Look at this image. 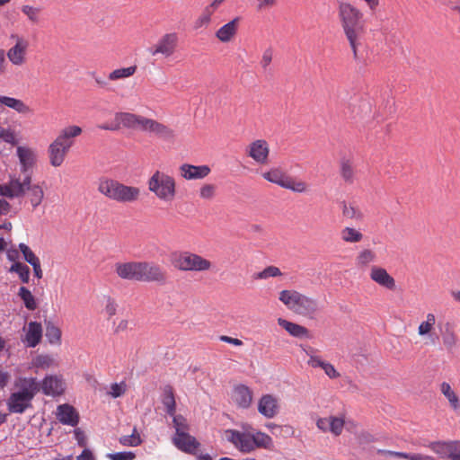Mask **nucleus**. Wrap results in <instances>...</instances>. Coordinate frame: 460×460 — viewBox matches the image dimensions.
I'll use <instances>...</instances> for the list:
<instances>
[{"label": "nucleus", "mask_w": 460, "mask_h": 460, "mask_svg": "<svg viewBox=\"0 0 460 460\" xmlns=\"http://www.w3.org/2000/svg\"><path fill=\"white\" fill-rule=\"evenodd\" d=\"M442 343L447 351H452L457 344V336L449 323L445 325V332L442 333Z\"/></svg>", "instance_id": "nucleus-40"}, {"label": "nucleus", "mask_w": 460, "mask_h": 460, "mask_svg": "<svg viewBox=\"0 0 460 460\" xmlns=\"http://www.w3.org/2000/svg\"><path fill=\"white\" fill-rule=\"evenodd\" d=\"M115 270L123 279L139 281L140 261L116 263Z\"/></svg>", "instance_id": "nucleus-20"}, {"label": "nucleus", "mask_w": 460, "mask_h": 460, "mask_svg": "<svg viewBox=\"0 0 460 460\" xmlns=\"http://www.w3.org/2000/svg\"><path fill=\"white\" fill-rule=\"evenodd\" d=\"M22 12L28 17V19L33 22L38 23L40 21V8L34 7L31 5H23Z\"/></svg>", "instance_id": "nucleus-51"}, {"label": "nucleus", "mask_w": 460, "mask_h": 460, "mask_svg": "<svg viewBox=\"0 0 460 460\" xmlns=\"http://www.w3.org/2000/svg\"><path fill=\"white\" fill-rule=\"evenodd\" d=\"M232 399L239 408L247 409L252 402V391L244 385H237L232 391Z\"/></svg>", "instance_id": "nucleus-24"}, {"label": "nucleus", "mask_w": 460, "mask_h": 460, "mask_svg": "<svg viewBox=\"0 0 460 460\" xmlns=\"http://www.w3.org/2000/svg\"><path fill=\"white\" fill-rule=\"evenodd\" d=\"M250 429L252 427L247 424L244 426L243 431L232 430V444L243 453L253 451L252 436Z\"/></svg>", "instance_id": "nucleus-15"}, {"label": "nucleus", "mask_w": 460, "mask_h": 460, "mask_svg": "<svg viewBox=\"0 0 460 460\" xmlns=\"http://www.w3.org/2000/svg\"><path fill=\"white\" fill-rule=\"evenodd\" d=\"M20 183L22 190L21 197H23L26 191H28V198L32 208H36L39 207L44 199L42 188L39 184H32L31 175H25L23 179L20 178Z\"/></svg>", "instance_id": "nucleus-10"}, {"label": "nucleus", "mask_w": 460, "mask_h": 460, "mask_svg": "<svg viewBox=\"0 0 460 460\" xmlns=\"http://www.w3.org/2000/svg\"><path fill=\"white\" fill-rule=\"evenodd\" d=\"M306 354L309 356V359H308V365L314 368H316V367H321L323 368V364H325L326 361H323L321 359V358L317 357V356H314L311 353H309L308 351L306 352Z\"/></svg>", "instance_id": "nucleus-60"}, {"label": "nucleus", "mask_w": 460, "mask_h": 460, "mask_svg": "<svg viewBox=\"0 0 460 460\" xmlns=\"http://www.w3.org/2000/svg\"><path fill=\"white\" fill-rule=\"evenodd\" d=\"M338 17L353 57L357 58L358 48L361 44L360 40L366 32L364 13L353 4L342 2L339 4Z\"/></svg>", "instance_id": "nucleus-1"}, {"label": "nucleus", "mask_w": 460, "mask_h": 460, "mask_svg": "<svg viewBox=\"0 0 460 460\" xmlns=\"http://www.w3.org/2000/svg\"><path fill=\"white\" fill-rule=\"evenodd\" d=\"M148 190L161 201L172 202L176 197V181L168 173L156 170L147 181Z\"/></svg>", "instance_id": "nucleus-4"}, {"label": "nucleus", "mask_w": 460, "mask_h": 460, "mask_svg": "<svg viewBox=\"0 0 460 460\" xmlns=\"http://www.w3.org/2000/svg\"><path fill=\"white\" fill-rule=\"evenodd\" d=\"M9 271L17 273L21 281L23 284L29 283L31 270L26 264L20 261H16L11 265Z\"/></svg>", "instance_id": "nucleus-45"}, {"label": "nucleus", "mask_w": 460, "mask_h": 460, "mask_svg": "<svg viewBox=\"0 0 460 460\" xmlns=\"http://www.w3.org/2000/svg\"><path fill=\"white\" fill-rule=\"evenodd\" d=\"M0 104L15 111L22 115H29L32 113V109L30 108L22 100L0 95Z\"/></svg>", "instance_id": "nucleus-29"}, {"label": "nucleus", "mask_w": 460, "mask_h": 460, "mask_svg": "<svg viewBox=\"0 0 460 460\" xmlns=\"http://www.w3.org/2000/svg\"><path fill=\"white\" fill-rule=\"evenodd\" d=\"M340 173L347 184H353L356 181V170L350 159L342 158L340 162Z\"/></svg>", "instance_id": "nucleus-32"}, {"label": "nucleus", "mask_w": 460, "mask_h": 460, "mask_svg": "<svg viewBox=\"0 0 460 460\" xmlns=\"http://www.w3.org/2000/svg\"><path fill=\"white\" fill-rule=\"evenodd\" d=\"M217 38L223 41H230V22L222 26L216 33Z\"/></svg>", "instance_id": "nucleus-57"}, {"label": "nucleus", "mask_w": 460, "mask_h": 460, "mask_svg": "<svg viewBox=\"0 0 460 460\" xmlns=\"http://www.w3.org/2000/svg\"><path fill=\"white\" fill-rule=\"evenodd\" d=\"M406 459L408 460H435L431 456L422 454H408L406 453Z\"/></svg>", "instance_id": "nucleus-63"}, {"label": "nucleus", "mask_w": 460, "mask_h": 460, "mask_svg": "<svg viewBox=\"0 0 460 460\" xmlns=\"http://www.w3.org/2000/svg\"><path fill=\"white\" fill-rule=\"evenodd\" d=\"M279 301L296 314L313 318L318 311L317 301L295 289H285L279 294Z\"/></svg>", "instance_id": "nucleus-3"}, {"label": "nucleus", "mask_w": 460, "mask_h": 460, "mask_svg": "<svg viewBox=\"0 0 460 460\" xmlns=\"http://www.w3.org/2000/svg\"><path fill=\"white\" fill-rule=\"evenodd\" d=\"M83 132L81 127L76 125H70L64 128H62L55 138L60 145L66 146V149L70 150V148L74 146V138L80 136Z\"/></svg>", "instance_id": "nucleus-25"}, {"label": "nucleus", "mask_w": 460, "mask_h": 460, "mask_svg": "<svg viewBox=\"0 0 460 460\" xmlns=\"http://www.w3.org/2000/svg\"><path fill=\"white\" fill-rule=\"evenodd\" d=\"M117 304L115 303L114 299L111 297L107 298V303L105 305V312L108 314L109 317H111L116 314L117 313Z\"/></svg>", "instance_id": "nucleus-61"}, {"label": "nucleus", "mask_w": 460, "mask_h": 460, "mask_svg": "<svg viewBox=\"0 0 460 460\" xmlns=\"http://www.w3.org/2000/svg\"><path fill=\"white\" fill-rule=\"evenodd\" d=\"M16 155L21 165V172L25 175L32 176V169L36 164L37 156L34 150L27 146H18Z\"/></svg>", "instance_id": "nucleus-14"}, {"label": "nucleus", "mask_w": 460, "mask_h": 460, "mask_svg": "<svg viewBox=\"0 0 460 460\" xmlns=\"http://www.w3.org/2000/svg\"><path fill=\"white\" fill-rule=\"evenodd\" d=\"M249 232L257 237L263 236L266 234L265 228L261 224H252L249 226Z\"/></svg>", "instance_id": "nucleus-62"}, {"label": "nucleus", "mask_w": 460, "mask_h": 460, "mask_svg": "<svg viewBox=\"0 0 460 460\" xmlns=\"http://www.w3.org/2000/svg\"><path fill=\"white\" fill-rule=\"evenodd\" d=\"M328 432L332 433L333 436H340L344 429L345 420L343 417L339 416H330V423H329Z\"/></svg>", "instance_id": "nucleus-46"}, {"label": "nucleus", "mask_w": 460, "mask_h": 460, "mask_svg": "<svg viewBox=\"0 0 460 460\" xmlns=\"http://www.w3.org/2000/svg\"><path fill=\"white\" fill-rule=\"evenodd\" d=\"M172 422L175 427V436H180V433H188L189 426L186 419L181 415H173Z\"/></svg>", "instance_id": "nucleus-49"}, {"label": "nucleus", "mask_w": 460, "mask_h": 460, "mask_svg": "<svg viewBox=\"0 0 460 460\" xmlns=\"http://www.w3.org/2000/svg\"><path fill=\"white\" fill-rule=\"evenodd\" d=\"M46 333L45 336L50 344L61 343V330L56 326L51 321H46Z\"/></svg>", "instance_id": "nucleus-42"}, {"label": "nucleus", "mask_w": 460, "mask_h": 460, "mask_svg": "<svg viewBox=\"0 0 460 460\" xmlns=\"http://www.w3.org/2000/svg\"><path fill=\"white\" fill-rule=\"evenodd\" d=\"M178 43L179 36L176 32L165 33L148 49V51L154 57L161 55L168 58L175 53Z\"/></svg>", "instance_id": "nucleus-8"}, {"label": "nucleus", "mask_w": 460, "mask_h": 460, "mask_svg": "<svg viewBox=\"0 0 460 460\" xmlns=\"http://www.w3.org/2000/svg\"><path fill=\"white\" fill-rule=\"evenodd\" d=\"M0 139L4 140L5 143H8L11 145H16V143H17L14 132L9 128H1V127H0Z\"/></svg>", "instance_id": "nucleus-56"}, {"label": "nucleus", "mask_w": 460, "mask_h": 460, "mask_svg": "<svg viewBox=\"0 0 460 460\" xmlns=\"http://www.w3.org/2000/svg\"><path fill=\"white\" fill-rule=\"evenodd\" d=\"M429 447L441 458H448L452 460V441L431 442Z\"/></svg>", "instance_id": "nucleus-38"}, {"label": "nucleus", "mask_w": 460, "mask_h": 460, "mask_svg": "<svg viewBox=\"0 0 460 460\" xmlns=\"http://www.w3.org/2000/svg\"><path fill=\"white\" fill-rule=\"evenodd\" d=\"M57 419L63 425L75 427L79 423V413L75 408L68 403H63L57 407Z\"/></svg>", "instance_id": "nucleus-19"}, {"label": "nucleus", "mask_w": 460, "mask_h": 460, "mask_svg": "<svg viewBox=\"0 0 460 460\" xmlns=\"http://www.w3.org/2000/svg\"><path fill=\"white\" fill-rule=\"evenodd\" d=\"M15 387L18 389L15 393L33 400L40 391V383L35 377H20L15 382Z\"/></svg>", "instance_id": "nucleus-22"}, {"label": "nucleus", "mask_w": 460, "mask_h": 460, "mask_svg": "<svg viewBox=\"0 0 460 460\" xmlns=\"http://www.w3.org/2000/svg\"><path fill=\"white\" fill-rule=\"evenodd\" d=\"M173 444L180 450L189 454H194L199 447V443L189 433H180V436H174Z\"/></svg>", "instance_id": "nucleus-26"}, {"label": "nucleus", "mask_w": 460, "mask_h": 460, "mask_svg": "<svg viewBox=\"0 0 460 460\" xmlns=\"http://www.w3.org/2000/svg\"><path fill=\"white\" fill-rule=\"evenodd\" d=\"M341 212L343 217L356 222H361L365 217L362 209L354 203L343 202L341 206Z\"/></svg>", "instance_id": "nucleus-36"}, {"label": "nucleus", "mask_w": 460, "mask_h": 460, "mask_svg": "<svg viewBox=\"0 0 460 460\" xmlns=\"http://www.w3.org/2000/svg\"><path fill=\"white\" fill-rule=\"evenodd\" d=\"M282 272L276 266H268L262 271L259 272L256 275V279H267L271 277H279L281 276Z\"/></svg>", "instance_id": "nucleus-52"}, {"label": "nucleus", "mask_w": 460, "mask_h": 460, "mask_svg": "<svg viewBox=\"0 0 460 460\" xmlns=\"http://www.w3.org/2000/svg\"><path fill=\"white\" fill-rule=\"evenodd\" d=\"M54 363V359L49 355L37 356L34 360V365L40 368H49Z\"/></svg>", "instance_id": "nucleus-55"}, {"label": "nucleus", "mask_w": 460, "mask_h": 460, "mask_svg": "<svg viewBox=\"0 0 460 460\" xmlns=\"http://www.w3.org/2000/svg\"><path fill=\"white\" fill-rule=\"evenodd\" d=\"M440 392L447 398L450 407L454 411L460 410V399L455 390L451 387L447 382H443L440 385Z\"/></svg>", "instance_id": "nucleus-37"}, {"label": "nucleus", "mask_w": 460, "mask_h": 460, "mask_svg": "<svg viewBox=\"0 0 460 460\" xmlns=\"http://www.w3.org/2000/svg\"><path fill=\"white\" fill-rule=\"evenodd\" d=\"M436 321V315L433 313H428L425 320H423L418 326V334L420 337L429 336L435 330Z\"/></svg>", "instance_id": "nucleus-39"}, {"label": "nucleus", "mask_w": 460, "mask_h": 460, "mask_svg": "<svg viewBox=\"0 0 460 460\" xmlns=\"http://www.w3.org/2000/svg\"><path fill=\"white\" fill-rule=\"evenodd\" d=\"M42 338V326L38 322H31L28 324V331L26 332V341L30 348L36 347Z\"/></svg>", "instance_id": "nucleus-31"}, {"label": "nucleus", "mask_w": 460, "mask_h": 460, "mask_svg": "<svg viewBox=\"0 0 460 460\" xmlns=\"http://www.w3.org/2000/svg\"><path fill=\"white\" fill-rule=\"evenodd\" d=\"M69 152L66 146L60 145L57 140H54L49 146L48 153L49 163L54 167L60 166Z\"/></svg>", "instance_id": "nucleus-27"}, {"label": "nucleus", "mask_w": 460, "mask_h": 460, "mask_svg": "<svg viewBox=\"0 0 460 460\" xmlns=\"http://www.w3.org/2000/svg\"><path fill=\"white\" fill-rule=\"evenodd\" d=\"M18 296L22 300L24 306L30 310L34 311L38 305L34 296L26 287H21L18 291Z\"/></svg>", "instance_id": "nucleus-43"}, {"label": "nucleus", "mask_w": 460, "mask_h": 460, "mask_svg": "<svg viewBox=\"0 0 460 460\" xmlns=\"http://www.w3.org/2000/svg\"><path fill=\"white\" fill-rule=\"evenodd\" d=\"M452 460H460V440L452 441Z\"/></svg>", "instance_id": "nucleus-64"}, {"label": "nucleus", "mask_w": 460, "mask_h": 460, "mask_svg": "<svg viewBox=\"0 0 460 460\" xmlns=\"http://www.w3.org/2000/svg\"><path fill=\"white\" fill-rule=\"evenodd\" d=\"M166 270L154 261H140L139 282H155L160 285L166 283Z\"/></svg>", "instance_id": "nucleus-7"}, {"label": "nucleus", "mask_w": 460, "mask_h": 460, "mask_svg": "<svg viewBox=\"0 0 460 460\" xmlns=\"http://www.w3.org/2000/svg\"><path fill=\"white\" fill-rule=\"evenodd\" d=\"M261 176L269 182L277 184L293 192L305 193L309 190V186L305 181L289 176L279 167H272L269 171L262 172Z\"/></svg>", "instance_id": "nucleus-5"}, {"label": "nucleus", "mask_w": 460, "mask_h": 460, "mask_svg": "<svg viewBox=\"0 0 460 460\" xmlns=\"http://www.w3.org/2000/svg\"><path fill=\"white\" fill-rule=\"evenodd\" d=\"M322 369L330 378L334 379L340 376V373L335 369L334 366L329 362H325Z\"/></svg>", "instance_id": "nucleus-59"}, {"label": "nucleus", "mask_w": 460, "mask_h": 460, "mask_svg": "<svg viewBox=\"0 0 460 460\" xmlns=\"http://www.w3.org/2000/svg\"><path fill=\"white\" fill-rule=\"evenodd\" d=\"M22 193V190L20 183V177L15 175L10 176V181L7 184H0V196L13 199L21 198Z\"/></svg>", "instance_id": "nucleus-28"}, {"label": "nucleus", "mask_w": 460, "mask_h": 460, "mask_svg": "<svg viewBox=\"0 0 460 460\" xmlns=\"http://www.w3.org/2000/svg\"><path fill=\"white\" fill-rule=\"evenodd\" d=\"M278 323L284 330H286L289 335L296 338H308L309 331L303 325L289 322L284 318H279Z\"/></svg>", "instance_id": "nucleus-30"}, {"label": "nucleus", "mask_w": 460, "mask_h": 460, "mask_svg": "<svg viewBox=\"0 0 460 460\" xmlns=\"http://www.w3.org/2000/svg\"><path fill=\"white\" fill-rule=\"evenodd\" d=\"M258 411L267 419L276 417L279 412V403L272 394H263L258 402Z\"/></svg>", "instance_id": "nucleus-17"}, {"label": "nucleus", "mask_w": 460, "mask_h": 460, "mask_svg": "<svg viewBox=\"0 0 460 460\" xmlns=\"http://www.w3.org/2000/svg\"><path fill=\"white\" fill-rule=\"evenodd\" d=\"M137 69V66L136 65L128 67L118 68L111 72L108 75V78L111 81L125 79L132 76L136 73Z\"/></svg>", "instance_id": "nucleus-44"}, {"label": "nucleus", "mask_w": 460, "mask_h": 460, "mask_svg": "<svg viewBox=\"0 0 460 460\" xmlns=\"http://www.w3.org/2000/svg\"><path fill=\"white\" fill-rule=\"evenodd\" d=\"M142 131L153 134L164 141H172L175 137V131L172 128L149 118H146Z\"/></svg>", "instance_id": "nucleus-9"}, {"label": "nucleus", "mask_w": 460, "mask_h": 460, "mask_svg": "<svg viewBox=\"0 0 460 460\" xmlns=\"http://www.w3.org/2000/svg\"><path fill=\"white\" fill-rule=\"evenodd\" d=\"M247 155L259 164H266L269 162L270 145L265 139L252 141L247 146Z\"/></svg>", "instance_id": "nucleus-11"}, {"label": "nucleus", "mask_w": 460, "mask_h": 460, "mask_svg": "<svg viewBox=\"0 0 460 460\" xmlns=\"http://www.w3.org/2000/svg\"><path fill=\"white\" fill-rule=\"evenodd\" d=\"M376 261V252L369 248H364L357 253L355 258V264L358 269L365 270Z\"/></svg>", "instance_id": "nucleus-33"}, {"label": "nucleus", "mask_w": 460, "mask_h": 460, "mask_svg": "<svg viewBox=\"0 0 460 460\" xmlns=\"http://www.w3.org/2000/svg\"><path fill=\"white\" fill-rule=\"evenodd\" d=\"M126 390L127 385L124 381L120 383H114L111 385V391L109 392V394H111L113 398H118L123 395L126 393Z\"/></svg>", "instance_id": "nucleus-54"}, {"label": "nucleus", "mask_w": 460, "mask_h": 460, "mask_svg": "<svg viewBox=\"0 0 460 460\" xmlns=\"http://www.w3.org/2000/svg\"><path fill=\"white\" fill-rule=\"evenodd\" d=\"M137 429H134L133 433L129 436H122L119 438V443L122 446L137 447L141 444L142 440L138 434H136Z\"/></svg>", "instance_id": "nucleus-50"}, {"label": "nucleus", "mask_w": 460, "mask_h": 460, "mask_svg": "<svg viewBox=\"0 0 460 460\" xmlns=\"http://www.w3.org/2000/svg\"><path fill=\"white\" fill-rule=\"evenodd\" d=\"M19 250L22 253L24 260L31 266L40 262V259L36 256V254L31 250V248L27 244L23 243H20Z\"/></svg>", "instance_id": "nucleus-47"}, {"label": "nucleus", "mask_w": 460, "mask_h": 460, "mask_svg": "<svg viewBox=\"0 0 460 460\" xmlns=\"http://www.w3.org/2000/svg\"><path fill=\"white\" fill-rule=\"evenodd\" d=\"M369 278L373 282L387 290L394 291L396 289L395 279L383 267L372 266Z\"/></svg>", "instance_id": "nucleus-12"}, {"label": "nucleus", "mask_w": 460, "mask_h": 460, "mask_svg": "<svg viewBox=\"0 0 460 460\" xmlns=\"http://www.w3.org/2000/svg\"><path fill=\"white\" fill-rule=\"evenodd\" d=\"M162 402L165 407L166 413L173 416L176 411V402L174 398V391L172 385H167L163 389Z\"/></svg>", "instance_id": "nucleus-34"}, {"label": "nucleus", "mask_w": 460, "mask_h": 460, "mask_svg": "<svg viewBox=\"0 0 460 460\" xmlns=\"http://www.w3.org/2000/svg\"><path fill=\"white\" fill-rule=\"evenodd\" d=\"M214 13L208 7H206L200 16L195 21L193 28L199 30L203 26H208L211 21V15Z\"/></svg>", "instance_id": "nucleus-48"}, {"label": "nucleus", "mask_w": 460, "mask_h": 460, "mask_svg": "<svg viewBox=\"0 0 460 460\" xmlns=\"http://www.w3.org/2000/svg\"><path fill=\"white\" fill-rule=\"evenodd\" d=\"M340 237L345 243H358L364 239V234L360 229L345 226L340 231Z\"/></svg>", "instance_id": "nucleus-35"}, {"label": "nucleus", "mask_w": 460, "mask_h": 460, "mask_svg": "<svg viewBox=\"0 0 460 460\" xmlns=\"http://www.w3.org/2000/svg\"><path fill=\"white\" fill-rule=\"evenodd\" d=\"M108 457L111 460H133L136 456L132 452H118L114 454H109Z\"/></svg>", "instance_id": "nucleus-58"}, {"label": "nucleus", "mask_w": 460, "mask_h": 460, "mask_svg": "<svg viewBox=\"0 0 460 460\" xmlns=\"http://www.w3.org/2000/svg\"><path fill=\"white\" fill-rule=\"evenodd\" d=\"M97 189L101 194L118 203H134L140 197L138 187L126 185L111 178H101Z\"/></svg>", "instance_id": "nucleus-2"}, {"label": "nucleus", "mask_w": 460, "mask_h": 460, "mask_svg": "<svg viewBox=\"0 0 460 460\" xmlns=\"http://www.w3.org/2000/svg\"><path fill=\"white\" fill-rule=\"evenodd\" d=\"M45 395L57 396L65 391V385L61 377L58 376H47L40 384V389Z\"/></svg>", "instance_id": "nucleus-21"}, {"label": "nucleus", "mask_w": 460, "mask_h": 460, "mask_svg": "<svg viewBox=\"0 0 460 460\" xmlns=\"http://www.w3.org/2000/svg\"><path fill=\"white\" fill-rule=\"evenodd\" d=\"M253 450L256 448L270 449L273 447V440L268 434L256 431L252 433Z\"/></svg>", "instance_id": "nucleus-41"}, {"label": "nucleus", "mask_w": 460, "mask_h": 460, "mask_svg": "<svg viewBox=\"0 0 460 460\" xmlns=\"http://www.w3.org/2000/svg\"><path fill=\"white\" fill-rule=\"evenodd\" d=\"M174 266L183 271H205L211 268V262L199 254L184 252L175 259Z\"/></svg>", "instance_id": "nucleus-6"}, {"label": "nucleus", "mask_w": 460, "mask_h": 460, "mask_svg": "<svg viewBox=\"0 0 460 460\" xmlns=\"http://www.w3.org/2000/svg\"><path fill=\"white\" fill-rule=\"evenodd\" d=\"M32 399L17 393H12L7 400V407L12 413H23L32 408Z\"/></svg>", "instance_id": "nucleus-23"}, {"label": "nucleus", "mask_w": 460, "mask_h": 460, "mask_svg": "<svg viewBox=\"0 0 460 460\" xmlns=\"http://www.w3.org/2000/svg\"><path fill=\"white\" fill-rule=\"evenodd\" d=\"M12 38L16 39V43L7 51V58L13 65L22 66L25 62L29 43L17 35H12Z\"/></svg>", "instance_id": "nucleus-16"}, {"label": "nucleus", "mask_w": 460, "mask_h": 460, "mask_svg": "<svg viewBox=\"0 0 460 460\" xmlns=\"http://www.w3.org/2000/svg\"><path fill=\"white\" fill-rule=\"evenodd\" d=\"M217 186L215 184H203L199 189V197L202 199H212L216 196Z\"/></svg>", "instance_id": "nucleus-53"}, {"label": "nucleus", "mask_w": 460, "mask_h": 460, "mask_svg": "<svg viewBox=\"0 0 460 460\" xmlns=\"http://www.w3.org/2000/svg\"><path fill=\"white\" fill-rule=\"evenodd\" d=\"M180 175L186 181L205 179L211 172L208 165H193L190 164H182L179 167Z\"/></svg>", "instance_id": "nucleus-13"}, {"label": "nucleus", "mask_w": 460, "mask_h": 460, "mask_svg": "<svg viewBox=\"0 0 460 460\" xmlns=\"http://www.w3.org/2000/svg\"><path fill=\"white\" fill-rule=\"evenodd\" d=\"M146 118V117L130 112H117L115 114V121L119 124V129L123 126L130 129L142 130Z\"/></svg>", "instance_id": "nucleus-18"}]
</instances>
